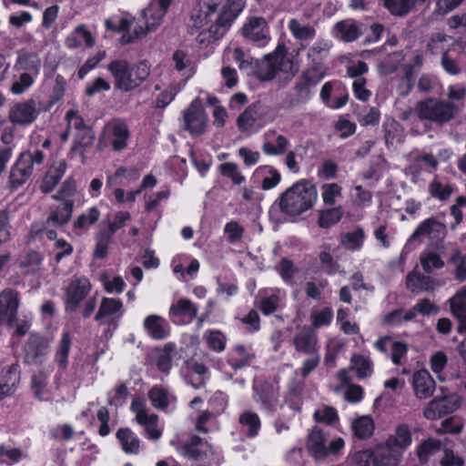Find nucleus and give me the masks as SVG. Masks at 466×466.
<instances>
[{"label":"nucleus","instance_id":"obj_1","mask_svg":"<svg viewBox=\"0 0 466 466\" xmlns=\"http://www.w3.org/2000/svg\"><path fill=\"white\" fill-rule=\"evenodd\" d=\"M317 200L316 185L309 179L301 178L277 198L270 208V212L278 208L286 217L295 218L311 210Z\"/></svg>","mask_w":466,"mask_h":466},{"label":"nucleus","instance_id":"obj_2","mask_svg":"<svg viewBox=\"0 0 466 466\" xmlns=\"http://www.w3.org/2000/svg\"><path fill=\"white\" fill-rule=\"evenodd\" d=\"M106 69L114 79V88L125 93L139 87L150 74V65L146 60L130 64L126 59H114Z\"/></svg>","mask_w":466,"mask_h":466},{"label":"nucleus","instance_id":"obj_3","mask_svg":"<svg viewBox=\"0 0 466 466\" xmlns=\"http://www.w3.org/2000/svg\"><path fill=\"white\" fill-rule=\"evenodd\" d=\"M415 110L420 120H428L441 126L454 119L460 111L457 105L451 101L432 96L419 101Z\"/></svg>","mask_w":466,"mask_h":466},{"label":"nucleus","instance_id":"obj_4","mask_svg":"<svg viewBox=\"0 0 466 466\" xmlns=\"http://www.w3.org/2000/svg\"><path fill=\"white\" fill-rule=\"evenodd\" d=\"M325 76V70L318 66H313L303 70L295 82V103H307L312 96V88L319 84Z\"/></svg>","mask_w":466,"mask_h":466},{"label":"nucleus","instance_id":"obj_5","mask_svg":"<svg viewBox=\"0 0 466 466\" xmlns=\"http://www.w3.org/2000/svg\"><path fill=\"white\" fill-rule=\"evenodd\" d=\"M287 55L285 46L279 45L275 51L265 56L263 61L256 62L254 74L260 81H270L282 70Z\"/></svg>","mask_w":466,"mask_h":466},{"label":"nucleus","instance_id":"obj_6","mask_svg":"<svg viewBox=\"0 0 466 466\" xmlns=\"http://www.w3.org/2000/svg\"><path fill=\"white\" fill-rule=\"evenodd\" d=\"M49 347V340L45 335L31 332L22 348L24 362L27 365L42 364Z\"/></svg>","mask_w":466,"mask_h":466},{"label":"nucleus","instance_id":"obj_7","mask_svg":"<svg viewBox=\"0 0 466 466\" xmlns=\"http://www.w3.org/2000/svg\"><path fill=\"white\" fill-rule=\"evenodd\" d=\"M208 116L198 98L194 99L183 111V128L191 136H200L206 131Z\"/></svg>","mask_w":466,"mask_h":466},{"label":"nucleus","instance_id":"obj_8","mask_svg":"<svg viewBox=\"0 0 466 466\" xmlns=\"http://www.w3.org/2000/svg\"><path fill=\"white\" fill-rule=\"evenodd\" d=\"M242 36L258 46H265L270 40L269 26L262 16H249L241 28Z\"/></svg>","mask_w":466,"mask_h":466},{"label":"nucleus","instance_id":"obj_9","mask_svg":"<svg viewBox=\"0 0 466 466\" xmlns=\"http://www.w3.org/2000/svg\"><path fill=\"white\" fill-rule=\"evenodd\" d=\"M319 96L328 107L339 109L348 103L349 92L341 81L333 80L328 81L322 86Z\"/></svg>","mask_w":466,"mask_h":466},{"label":"nucleus","instance_id":"obj_10","mask_svg":"<svg viewBox=\"0 0 466 466\" xmlns=\"http://www.w3.org/2000/svg\"><path fill=\"white\" fill-rule=\"evenodd\" d=\"M91 289V284L86 278H78L69 283L65 296V310L66 313L75 312L80 303L86 299Z\"/></svg>","mask_w":466,"mask_h":466},{"label":"nucleus","instance_id":"obj_11","mask_svg":"<svg viewBox=\"0 0 466 466\" xmlns=\"http://www.w3.org/2000/svg\"><path fill=\"white\" fill-rule=\"evenodd\" d=\"M198 307L189 299L180 298L173 303L168 311L171 322L177 326L190 324L198 316Z\"/></svg>","mask_w":466,"mask_h":466},{"label":"nucleus","instance_id":"obj_12","mask_svg":"<svg viewBox=\"0 0 466 466\" xmlns=\"http://www.w3.org/2000/svg\"><path fill=\"white\" fill-rule=\"evenodd\" d=\"M295 350L301 354L319 352V337L317 331L309 325L299 326L292 338Z\"/></svg>","mask_w":466,"mask_h":466},{"label":"nucleus","instance_id":"obj_13","mask_svg":"<svg viewBox=\"0 0 466 466\" xmlns=\"http://www.w3.org/2000/svg\"><path fill=\"white\" fill-rule=\"evenodd\" d=\"M105 136L116 152L127 148L130 138V130L124 120L114 119L105 127Z\"/></svg>","mask_w":466,"mask_h":466},{"label":"nucleus","instance_id":"obj_14","mask_svg":"<svg viewBox=\"0 0 466 466\" xmlns=\"http://www.w3.org/2000/svg\"><path fill=\"white\" fill-rule=\"evenodd\" d=\"M40 110L36 108V102L30 98L15 103L9 111V119L12 123L21 126L32 124L39 116Z\"/></svg>","mask_w":466,"mask_h":466},{"label":"nucleus","instance_id":"obj_15","mask_svg":"<svg viewBox=\"0 0 466 466\" xmlns=\"http://www.w3.org/2000/svg\"><path fill=\"white\" fill-rule=\"evenodd\" d=\"M460 405V400L453 395L435 398L431 400L425 408L424 416L428 420H437L446 414L453 412Z\"/></svg>","mask_w":466,"mask_h":466},{"label":"nucleus","instance_id":"obj_16","mask_svg":"<svg viewBox=\"0 0 466 466\" xmlns=\"http://www.w3.org/2000/svg\"><path fill=\"white\" fill-rule=\"evenodd\" d=\"M2 299L5 303V307L2 306V324L5 323L7 329H13L17 321L18 292L12 289H5L2 290Z\"/></svg>","mask_w":466,"mask_h":466},{"label":"nucleus","instance_id":"obj_17","mask_svg":"<svg viewBox=\"0 0 466 466\" xmlns=\"http://www.w3.org/2000/svg\"><path fill=\"white\" fill-rule=\"evenodd\" d=\"M435 380L427 370H420L412 376V388L417 398L428 399L435 390Z\"/></svg>","mask_w":466,"mask_h":466},{"label":"nucleus","instance_id":"obj_18","mask_svg":"<svg viewBox=\"0 0 466 466\" xmlns=\"http://www.w3.org/2000/svg\"><path fill=\"white\" fill-rule=\"evenodd\" d=\"M147 334L156 340H162L170 335V329L167 321L161 316L151 314L143 321Z\"/></svg>","mask_w":466,"mask_h":466},{"label":"nucleus","instance_id":"obj_19","mask_svg":"<svg viewBox=\"0 0 466 466\" xmlns=\"http://www.w3.org/2000/svg\"><path fill=\"white\" fill-rule=\"evenodd\" d=\"M254 399L257 402L260 403L263 410L270 412L276 410L279 402V393L272 384L268 382L261 383L254 387Z\"/></svg>","mask_w":466,"mask_h":466},{"label":"nucleus","instance_id":"obj_20","mask_svg":"<svg viewBox=\"0 0 466 466\" xmlns=\"http://www.w3.org/2000/svg\"><path fill=\"white\" fill-rule=\"evenodd\" d=\"M405 285L413 294L434 290V280L431 277L420 273L417 268L410 271L405 279Z\"/></svg>","mask_w":466,"mask_h":466},{"label":"nucleus","instance_id":"obj_21","mask_svg":"<svg viewBox=\"0 0 466 466\" xmlns=\"http://www.w3.org/2000/svg\"><path fill=\"white\" fill-rule=\"evenodd\" d=\"M386 441L387 445L393 446L403 453L412 443V431L410 425L407 423L398 424Z\"/></svg>","mask_w":466,"mask_h":466},{"label":"nucleus","instance_id":"obj_22","mask_svg":"<svg viewBox=\"0 0 466 466\" xmlns=\"http://www.w3.org/2000/svg\"><path fill=\"white\" fill-rule=\"evenodd\" d=\"M66 170V163L61 160L52 165L40 183V190L44 194L51 193L58 185Z\"/></svg>","mask_w":466,"mask_h":466},{"label":"nucleus","instance_id":"obj_23","mask_svg":"<svg viewBox=\"0 0 466 466\" xmlns=\"http://www.w3.org/2000/svg\"><path fill=\"white\" fill-rule=\"evenodd\" d=\"M328 434L321 429L315 427L309 434L307 448L312 457L317 460L327 457L326 441Z\"/></svg>","mask_w":466,"mask_h":466},{"label":"nucleus","instance_id":"obj_24","mask_svg":"<svg viewBox=\"0 0 466 466\" xmlns=\"http://www.w3.org/2000/svg\"><path fill=\"white\" fill-rule=\"evenodd\" d=\"M41 59L35 52L21 49L17 52L15 67L37 76L41 69Z\"/></svg>","mask_w":466,"mask_h":466},{"label":"nucleus","instance_id":"obj_25","mask_svg":"<svg viewBox=\"0 0 466 466\" xmlns=\"http://www.w3.org/2000/svg\"><path fill=\"white\" fill-rule=\"evenodd\" d=\"M378 466H399L403 453L393 446L387 445L385 441L380 444L375 450Z\"/></svg>","mask_w":466,"mask_h":466},{"label":"nucleus","instance_id":"obj_26","mask_svg":"<svg viewBox=\"0 0 466 466\" xmlns=\"http://www.w3.org/2000/svg\"><path fill=\"white\" fill-rule=\"evenodd\" d=\"M333 35L345 43H351L361 35V31L354 20L345 19L334 25Z\"/></svg>","mask_w":466,"mask_h":466},{"label":"nucleus","instance_id":"obj_27","mask_svg":"<svg viewBox=\"0 0 466 466\" xmlns=\"http://www.w3.org/2000/svg\"><path fill=\"white\" fill-rule=\"evenodd\" d=\"M33 168L25 157H19L12 167L9 176V186L12 189L21 187L29 178Z\"/></svg>","mask_w":466,"mask_h":466},{"label":"nucleus","instance_id":"obj_28","mask_svg":"<svg viewBox=\"0 0 466 466\" xmlns=\"http://www.w3.org/2000/svg\"><path fill=\"white\" fill-rule=\"evenodd\" d=\"M74 202L72 200L61 201L59 205L52 208L47 218V223L56 228L66 225L72 217Z\"/></svg>","mask_w":466,"mask_h":466},{"label":"nucleus","instance_id":"obj_29","mask_svg":"<svg viewBox=\"0 0 466 466\" xmlns=\"http://www.w3.org/2000/svg\"><path fill=\"white\" fill-rule=\"evenodd\" d=\"M116 438L126 454L137 455L139 453L141 441L131 429H118Z\"/></svg>","mask_w":466,"mask_h":466},{"label":"nucleus","instance_id":"obj_30","mask_svg":"<svg viewBox=\"0 0 466 466\" xmlns=\"http://www.w3.org/2000/svg\"><path fill=\"white\" fill-rule=\"evenodd\" d=\"M151 405L157 410L167 412L172 401L176 397L169 394L168 390L162 385H154L147 393Z\"/></svg>","mask_w":466,"mask_h":466},{"label":"nucleus","instance_id":"obj_31","mask_svg":"<svg viewBox=\"0 0 466 466\" xmlns=\"http://www.w3.org/2000/svg\"><path fill=\"white\" fill-rule=\"evenodd\" d=\"M254 177L260 179V186L263 190H270L281 181L280 172L269 165L257 167L254 171Z\"/></svg>","mask_w":466,"mask_h":466},{"label":"nucleus","instance_id":"obj_32","mask_svg":"<svg viewBox=\"0 0 466 466\" xmlns=\"http://www.w3.org/2000/svg\"><path fill=\"white\" fill-rule=\"evenodd\" d=\"M72 346V338L68 330H64L56 349L54 361L58 369L65 371L68 366V357Z\"/></svg>","mask_w":466,"mask_h":466},{"label":"nucleus","instance_id":"obj_33","mask_svg":"<svg viewBox=\"0 0 466 466\" xmlns=\"http://www.w3.org/2000/svg\"><path fill=\"white\" fill-rule=\"evenodd\" d=\"M209 376L208 369L203 363L193 362L187 367V380L194 389L205 387Z\"/></svg>","mask_w":466,"mask_h":466},{"label":"nucleus","instance_id":"obj_34","mask_svg":"<svg viewBox=\"0 0 466 466\" xmlns=\"http://www.w3.org/2000/svg\"><path fill=\"white\" fill-rule=\"evenodd\" d=\"M166 15H161L160 11L155 7L154 4L143 11V17L146 22V29L142 26L139 27V31L135 29L136 37H140L147 35V33L155 30L163 21Z\"/></svg>","mask_w":466,"mask_h":466},{"label":"nucleus","instance_id":"obj_35","mask_svg":"<svg viewBox=\"0 0 466 466\" xmlns=\"http://www.w3.org/2000/svg\"><path fill=\"white\" fill-rule=\"evenodd\" d=\"M440 311V308L434 302H432L430 299L424 298L420 299L411 309L407 310L404 314V319L406 321H411L415 319L417 314H420L422 316H430L438 314Z\"/></svg>","mask_w":466,"mask_h":466},{"label":"nucleus","instance_id":"obj_36","mask_svg":"<svg viewBox=\"0 0 466 466\" xmlns=\"http://www.w3.org/2000/svg\"><path fill=\"white\" fill-rule=\"evenodd\" d=\"M95 138V131L92 127L77 132L73 141L71 152L84 157L86 150L93 146Z\"/></svg>","mask_w":466,"mask_h":466},{"label":"nucleus","instance_id":"obj_37","mask_svg":"<svg viewBox=\"0 0 466 466\" xmlns=\"http://www.w3.org/2000/svg\"><path fill=\"white\" fill-rule=\"evenodd\" d=\"M122 307L123 303L121 299L105 297L101 299L98 311L95 316V320L102 324H106V318L120 311Z\"/></svg>","mask_w":466,"mask_h":466},{"label":"nucleus","instance_id":"obj_38","mask_svg":"<svg viewBox=\"0 0 466 466\" xmlns=\"http://www.w3.org/2000/svg\"><path fill=\"white\" fill-rule=\"evenodd\" d=\"M20 368L18 364L11 365L2 375V398L10 395L20 382Z\"/></svg>","mask_w":466,"mask_h":466},{"label":"nucleus","instance_id":"obj_39","mask_svg":"<svg viewBox=\"0 0 466 466\" xmlns=\"http://www.w3.org/2000/svg\"><path fill=\"white\" fill-rule=\"evenodd\" d=\"M137 422L145 427L146 437L149 440H158L162 432L157 428L158 416L155 413L140 412L137 416Z\"/></svg>","mask_w":466,"mask_h":466},{"label":"nucleus","instance_id":"obj_40","mask_svg":"<svg viewBox=\"0 0 466 466\" xmlns=\"http://www.w3.org/2000/svg\"><path fill=\"white\" fill-rule=\"evenodd\" d=\"M441 449V441L433 438H428L417 446L416 455L420 463H427L430 458L440 451Z\"/></svg>","mask_w":466,"mask_h":466},{"label":"nucleus","instance_id":"obj_41","mask_svg":"<svg viewBox=\"0 0 466 466\" xmlns=\"http://www.w3.org/2000/svg\"><path fill=\"white\" fill-rule=\"evenodd\" d=\"M238 422L242 427L247 428L246 436L255 438L258 435L261 429V420L259 416L253 411H244L239 415Z\"/></svg>","mask_w":466,"mask_h":466},{"label":"nucleus","instance_id":"obj_42","mask_svg":"<svg viewBox=\"0 0 466 466\" xmlns=\"http://www.w3.org/2000/svg\"><path fill=\"white\" fill-rule=\"evenodd\" d=\"M445 228V225L438 221L434 217L428 218L421 221L413 231L410 238L430 236L431 233L440 234Z\"/></svg>","mask_w":466,"mask_h":466},{"label":"nucleus","instance_id":"obj_43","mask_svg":"<svg viewBox=\"0 0 466 466\" xmlns=\"http://www.w3.org/2000/svg\"><path fill=\"white\" fill-rule=\"evenodd\" d=\"M343 217V208L338 206L319 212L318 225L321 228H329L339 223Z\"/></svg>","mask_w":466,"mask_h":466},{"label":"nucleus","instance_id":"obj_44","mask_svg":"<svg viewBox=\"0 0 466 466\" xmlns=\"http://www.w3.org/2000/svg\"><path fill=\"white\" fill-rule=\"evenodd\" d=\"M375 425L370 416L360 417L352 422L354 436L359 440H366L372 436Z\"/></svg>","mask_w":466,"mask_h":466},{"label":"nucleus","instance_id":"obj_45","mask_svg":"<svg viewBox=\"0 0 466 466\" xmlns=\"http://www.w3.org/2000/svg\"><path fill=\"white\" fill-rule=\"evenodd\" d=\"M288 28L295 39L299 41L312 40L316 36V29L309 25H301L297 19L289 21Z\"/></svg>","mask_w":466,"mask_h":466},{"label":"nucleus","instance_id":"obj_46","mask_svg":"<svg viewBox=\"0 0 466 466\" xmlns=\"http://www.w3.org/2000/svg\"><path fill=\"white\" fill-rule=\"evenodd\" d=\"M448 262L454 266V279L460 282L466 280V252L459 248L452 250Z\"/></svg>","mask_w":466,"mask_h":466},{"label":"nucleus","instance_id":"obj_47","mask_svg":"<svg viewBox=\"0 0 466 466\" xmlns=\"http://www.w3.org/2000/svg\"><path fill=\"white\" fill-rule=\"evenodd\" d=\"M416 0H383L384 7L398 17L407 15L414 7Z\"/></svg>","mask_w":466,"mask_h":466},{"label":"nucleus","instance_id":"obj_48","mask_svg":"<svg viewBox=\"0 0 466 466\" xmlns=\"http://www.w3.org/2000/svg\"><path fill=\"white\" fill-rule=\"evenodd\" d=\"M204 339L208 348L215 352H222L228 341L225 333L218 329H208L204 334Z\"/></svg>","mask_w":466,"mask_h":466},{"label":"nucleus","instance_id":"obj_49","mask_svg":"<svg viewBox=\"0 0 466 466\" xmlns=\"http://www.w3.org/2000/svg\"><path fill=\"white\" fill-rule=\"evenodd\" d=\"M279 303L280 298L277 293L260 295L258 308L263 315L269 316L279 309Z\"/></svg>","mask_w":466,"mask_h":466},{"label":"nucleus","instance_id":"obj_50","mask_svg":"<svg viewBox=\"0 0 466 466\" xmlns=\"http://www.w3.org/2000/svg\"><path fill=\"white\" fill-rule=\"evenodd\" d=\"M100 217V211L96 207L90 208L86 213H83L77 217L73 224L75 230L86 229L90 226L96 223Z\"/></svg>","mask_w":466,"mask_h":466},{"label":"nucleus","instance_id":"obj_51","mask_svg":"<svg viewBox=\"0 0 466 466\" xmlns=\"http://www.w3.org/2000/svg\"><path fill=\"white\" fill-rule=\"evenodd\" d=\"M449 301L452 315L457 319H466V289L457 292Z\"/></svg>","mask_w":466,"mask_h":466},{"label":"nucleus","instance_id":"obj_52","mask_svg":"<svg viewBox=\"0 0 466 466\" xmlns=\"http://www.w3.org/2000/svg\"><path fill=\"white\" fill-rule=\"evenodd\" d=\"M257 120L256 106H248L237 118V126L240 132H246L252 127Z\"/></svg>","mask_w":466,"mask_h":466},{"label":"nucleus","instance_id":"obj_53","mask_svg":"<svg viewBox=\"0 0 466 466\" xmlns=\"http://www.w3.org/2000/svg\"><path fill=\"white\" fill-rule=\"evenodd\" d=\"M238 17L232 11L222 6L220 13L216 17L215 25L212 24L209 26V30L214 33H217V30L219 28L228 30Z\"/></svg>","mask_w":466,"mask_h":466},{"label":"nucleus","instance_id":"obj_54","mask_svg":"<svg viewBox=\"0 0 466 466\" xmlns=\"http://www.w3.org/2000/svg\"><path fill=\"white\" fill-rule=\"evenodd\" d=\"M421 267L425 273H431L433 268L440 269L444 267V261L439 254L433 251L422 253L420 258Z\"/></svg>","mask_w":466,"mask_h":466},{"label":"nucleus","instance_id":"obj_55","mask_svg":"<svg viewBox=\"0 0 466 466\" xmlns=\"http://www.w3.org/2000/svg\"><path fill=\"white\" fill-rule=\"evenodd\" d=\"M218 170L221 176L229 178L235 185H241L245 182V177L238 170V167L236 163H222L218 166Z\"/></svg>","mask_w":466,"mask_h":466},{"label":"nucleus","instance_id":"obj_56","mask_svg":"<svg viewBox=\"0 0 466 466\" xmlns=\"http://www.w3.org/2000/svg\"><path fill=\"white\" fill-rule=\"evenodd\" d=\"M333 310L329 307H325L320 310L311 312L312 328L320 329L322 327L329 326L333 320Z\"/></svg>","mask_w":466,"mask_h":466},{"label":"nucleus","instance_id":"obj_57","mask_svg":"<svg viewBox=\"0 0 466 466\" xmlns=\"http://www.w3.org/2000/svg\"><path fill=\"white\" fill-rule=\"evenodd\" d=\"M365 239V232L362 228L358 227L353 231L347 232L342 243L352 250H359L362 248Z\"/></svg>","mask_w":466,"mask_h":466},{"label":"nucleus","instance_id":"obj_58","mask_svg":"<svg viewBox=\"0 0 466 466\" xmlns=\"http://www.w3.org/2000/svg\"><path fill=\"white\" fill-rule=\"evenodd\" d=\"M313 417L317 422L329 426L334 425L339 420L337 410L332 406H325L322 410H317Z\"/></svg>","mask_w":466,"mask_h":466},{"label":"nucleus","instance_id":"obj_59","mask_svg":"<svg viewBox=\"0 0 466 466\" xmlns=\"http://www.w3.org/2000/svg\"><path fill=\"white\" fill-rule=\"evenodd\" d=\"M199 5L198 19L201 26H207L213 22L212 17L218 13L219 6L214 3H207L205 0H201Z\"/></svg>","mask_w":466,"mask_h":466},{"label":"nucleus","instance_id":"obj_60","mask_svg":"<svg viewBox=\"0 0 466 466\" xmlns=\"http://www.w3.org/2000/svg\"><path fill=\"white\" fill-rule=\"evenodd\" d=\"M289 144L286 137L279 135L276 138V145L271 142H265L262 150L268 156H279L286 152Z\"/></svg>","mask_w":466,"mask_h":466},{"label":"nucleus","instance_id":"obj_61","mask_svg":"<svg viewBox=\"0 0 466 466\" xmlns=\"http://www.w3.org/2000/svg\"><path fill=\"white\" fill-rule=\"evenodd\" d=\"M351 363L356 370L359 379L363 380L369 377L371 373L370 361L360 354H354L351 358Z\"/></svg>","mask_w":466,"mask_h":466},{"label":"nucleus","instance_id":"obj_62","mask_svg":"<svg viewBox=\"0 0 466 466\" xmlns=\"http://www.w3.org/2000/svg\"><path fill=\"white\" fill-rule=\"evenodd\" d=\"M374 450L366 449L356 451L352 456L354 466H378Z\"/></svg>","mask_w":466,"mask_h":466},{"label":"nucleus","instance_id":"obj_63","mask_svg":"<svg viewBox=\"0 0 466 466\" xmlns=\"http://www.w3.org/2000/svg\"><path fill=\"white\" fill-rule=\"evenodd\" d=\"M429 191L432 198L445 201L450 198L453 189L450 185L443 186L441 182L434 179L429 186Z\"/></svg>","mask_w":466,"mask_h":466},{"label":"nucleus","instance_id":"obj_64","mask_svg":"<svg viewBox=\"0 0 466 466\" xmlns=\"http://www.w3.org/2000/svg\"><path fill=\"white\" fill-rule=\"evenodd\" d=\"M321 189L323 203L328 206L334 205L336 198L341 196L342 187L337 183L323 184Z\"/></svg>","mask_w":466,"mask_h":466}]
</instances>
